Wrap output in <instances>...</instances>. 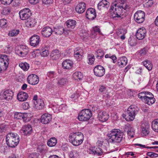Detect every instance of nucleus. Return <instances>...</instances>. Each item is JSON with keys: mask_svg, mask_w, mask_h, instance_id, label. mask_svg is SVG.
<instances>
[{"mask_svg": "<svg viewBox=\"0 0 158 158\" xmlns=\"http://www.w3.org/2000/svg\"><path fill=\"white\" fill-rule=\"evenodd\" d=\"M84 138V135L81 132H73L69 134V140L73 145L78 146L82 143Z\"/></svg>", "mask_w": 158, "mask_h": 158, "instance_id": "obj_1", "label": "nucleus"}, {"mask_svg": "<svg viewBox=\"0 0 158 158\" xmlns=\"http://www.w3.org/2000/svg\"><path fill=\"white\" fill-rule=\"evenodd\" d=\"M110 142L120 143L123 139V134L120 130L114 129L107 135Z\"/></svg>", "mask_w": 158, "mask_h": 158, "instance_id": "obj_2", "label": "nucleus"}, {"mask_svg": "<svg viewBox=\"0 0 158 158\" xmlns=\"http://www.w3.org/2000/svg\"><path fill=\"white\" fill-rule=\"evenodd\" d=\"M6 141L9 147L15 148L19 142V136L16 133H9L6 136Z\"/></svg>", "mask_w": 158, "mask_h": 158, "instance_id": "obj_3", "label": "nucleus"}, {"mask_svg": "<svg viewBox=\"0 0 158 158\" xmlns=\"http://www.w3.org/2000/svg\"><path fill=\"white\" fill-rule=\"evenodd\" d=\"M138 112L137 107L135 106L131 105L127 110V117L126 118V120L128 121L133 120Z\"/></svg>", "mask_w": 158, "mask_h": 158, "instance_id": "obj_4", "label": "nucleus"}, {"mask_svg": "<svg viewBox=\"0 0 158 158\" xmlns=\"http://www.w3.org/2000/svg\"><path fill=\"white\" fill-rule=\"evenodd\" d=\"M92 116L91 111L89 109H85L79 112L78 118L81 121H85L88 120Z\"/></svg>", "mask_w": 158, "mask_h": 158, "instance_id": "obj_5", "label": "nucleus"}, {"mask_svg": "<svg viewBox=\"0 0 158 158\" xmlns=\"http://www.w3.org/2000/svg\"><path fill=\"white\" fill-rule=\"evenodd\" d=\"M9 59L6 55H1L0 56V73L4 72L8 67Z\"/></svg>", "mask_w": 158, "mask_h": 158, "instance_id": "obj_6", "label": "nucleus"}, {"mask_svg": "<svg viewBox=\"0 0 158 158\" xmlns=\"http://www.w3.org/2000/svg\"><path fill=\"white\" fill-rule=\"evenodd\" d=\"M14 96V92L12 90L7 89L2 91L0 93V99L9 101L12 99Z\"/></svg>", "mask_w": 158, "mask_h": 158, "instance_id": "obj_7", "label": "nucleus"}, {"mask_svg": "<svg viewBox=\"0 0 158 158\" xmlns=\"http://www.w3.org/2000/svg\"><path fill=\"white\" fill-rule=\"evenodd\" d=\"M15 52L19 56L24 57L28 53L29 48L25 45H20L16 48Z\"/></svg>", "mask_w": 158, "mask_h": 158, "instance_id": "obj_8", "label": "nucleus"}, {"mask_svg": "<svg viewBox=\"0 0 158 158\" xmlns=\"http://www.w3.org/2000/svg\"><path fill=\"white\" fill-rule=\"evenodd\" d=\"M145 18V13L143 11L141 10L137 11L134 15L135 20L138 23H142L144 20Z\"/></svg>", "mask_w": 158, "mask_h": 158, "instance_id": "obj_9", "label": "nucleus"}, {"mask_svg": "<svg viewBox=\"0 0 158 158\" xmlns=\"http://www.w3.org/2000/svg\"><path fill=\"white\" fill-rule=\"evenodd\" d=\"M117 6H118L120 17L124 15L126 11L129 9V6L127 3H121L116 2Z\"/></svg>", "mask_w": 158, "mask_h": 158, "instance_id": "obj_10", "label": "nucleus"}, {"mask_svg": "<svg viewBox=\"0 0 158 158\" xmlns=\"http://www.w3.org/2000/svg\"><path fill=\"white\" fill-rule=\"evenodd\" d=\"M19 14L20 18L22 20L28 19L31 15L30 10L27 8L20 10Z\"/></svg>", "mask_w": 158, "mask_h": 158, "instance_id": "obj_11", "label": "nucleus"}, {"mask_svg": "<svg viewBox=\"0 0 158 158\" xmlns=\"http://www.w3.org/2000/svg\"><path fill=\"white\" fill-rule=\"evenodd\" d=\"M116 2L112 3L109 10L111 15L113 18L119 17V15L118 14L119 10L118 6H117Z\"/></svg>", "mask_w": 158, "mask_h": 158, "instance_id": "obj_12", "label": "nucleus"}, {"mask_svg": "<svg viewBox=\"0 0 158 158\" xmlns=\"http://www.w3.org/2000/svg\"><path fill=\"white\" fill-rule=\"evenodd\" d=\"M94 75L98 77L103 76L105 73V70L102 66L98 65L94 68Z\"/></svg>", "mask_w": 158, "mask_h": 158, "instance_id": "obj_13", "label": "nucleus"}, {"mask_svg": "<svg viewBox=\"0 0 158 158\" xmlns=\"http://www.w3.org/2000/svg\"><path fill=\"white\" fill-rule=\"evenodd\" d=\"M27 80L28 83L30 84L35 85L39 83V79L38 76L34 74H31L28 76Z\"/></svg>", "mask_w": 158, "mask_h": 158, "instance_id": "obj_14", "label": "nucleus"}, {"mask_svg": "<svg viewBox=\"0 0 158 158\" xmlns=\"http://www.w3.org/2000/svg\"><path fill=\"white\" fill-rule=\"evenodd\" d=\"M52 32V30L50 27L48 26H45L41 29L40 32L43 37L47 38L50 37Z\"/></svg>", "mask_w": 158, "mask_h": 158, "instance_id": "obj_15", "label": "nucleus"}, {"mask_svg": "<svg viewBox=\"0 0 158 158\" xmlns=\"http://www.w3.org/2000/svg\"><path fill=\"white\" fill-rule=\"evenodd\" d=\"M96 16V14L95 9L90 8L87 10L86 16L87 19L92 20L94 19Z\"/></svg>", "mask_w": 158, "mask_h": 158, "instance_id": "obj_16", "label": "nucleus"}, {"mask_svg": "<svg viewBox=\"0 0 158 158\" xmlns=\"http://www.w3.org/2000/svg\"><path fill=\"white\" fill-rule=\"evenodd\" d=\"M40 37L37 35H34L30 38V44L33 47L38 46L40 43Z\"/></svg>", "mask_w": 158, "mask_h": 158, "instance_id": "obj_17", "label": "nucleus"}, {"mask_svg": "<svg viewBox=\"0 0 158 158\" xmlns=\"http://www.w3.org/2000/svg\"><path fill=\"white\" fill-rule=\"evenodd\" d=\"M146 34V29L144 28H140L137 31L136 34V38L139 40L143 39Z\"/></svg>", "mask_w": 158, "mask_h": 158, "instance_id": "obj_18", "label": "nucleus"}, {"mask_svg": "<svg viewBox=\"0 0 158 158\" xmlns=\"http://www.w3.org/2000/svg\"><path fill=\"white\" fill-rule=\"evenodd\" d=\"M125 131H127L129 137L132 138L134 137L135 131L134 128L130 124H127L125 126Z\"/></svg>", "mask_w": 158, "mask_h": 158, "instance_id": "obj_19", "label": "nucleus"}, {"mask_svg": "<svg viewBox=\"0 0 158 158\" xmlns=\"http://www.w3.org/2000/svg\"><path fill=\"white\" fill-rule=\"evenodd\" d=\"M84 53L83 50L79 48L76 49L74 52V56L78 61L81 60Z\"/></svg>", "mask_w": 158, "mask_h": 158, "instance_id": "obj_20", "label": "nucleus"}, {"mask_svg": "<svg viewBox=\"0 0 158 158\" xmlns=\"http://www.w3.org/2000/svg\"><path fill=\"white\" fill-rule=\"evenodd\" d=\"M86 9L85 3L83 2H80L76 6L75 8L76 11L78 13H83Z\"/></svg>", "mask_w": 158, "mask_h": 158, "instance_id": "obj_21", "label": "nucleus"}, {"mask_svg": "<svg viewBox=\"0 0 158 158\" xmlns=\"http://www.w3.org/2000/svg\"><path fill=\"white\" fill-rule=\"evenodd\" d=\"M98 118L101 122H105L109 118V115L106 112L102 111L98 113Z\"/></svg>", "mask_w": 158, "mask_h": 158, "instance_id": "obj_22", "label": "nucleus"}, {"mask_svg": "<svg viewBox=\"0 0 158 158\" xmlns=\"http://www.w3.org/2000/svg\"><path fill=\"white\" fill-rule=\"evenodd\" d=\"M52 116L48 114H43L41 118V122L44 124H48L51 121Z\"/></svg>", "mask_w": 158, "mask_h": 158, "instance_id": "obj_23", "label": "nucleus"}, {"mask_svg": "<svg viewBox=\"0 0 158 158\" xmlns=\"http://www.w3.org/2000/svg\"><path fill=\"white\" fill-rule=\"evenodd\" d=\"M32 130L31 126L29 124L23 126L21 129L22 132L26 135H30L32 133Z\"/></svg>", "mask_w": 158, "mask_h": 158, "instance_id": "obj_24", "label": "nucleus"}, {"mask_svg": "<svg viewBox=\"0 0 158 158\" xmlns=\"http://www.w3.org/2000/svg\"><path fill=\"white\" fill-rule=\"evenodd\" d=\"M28 98V94L23 91L19 92L17 94V98L20 102H23L27 100Z\"/></svg>", "mask_w": 158, "mask_h": 158, "instance_id": "obj_25", "label": "nucleus"}, {"mask_svg": "<svg viewBox=\"0 0 158 158\" xmlns=\"http://www.w3.org/2000/svg\"><path fill=\"white\" fill-rule=\"evenodd\" d=\"M34 108L36 110H40L43 108L44 103L43 101L41 99H38L34 102Z\"/></svg>", "mask_w": 158, "mask_h": 158, "instance_id": "obj_26", "label": "nucleus"}, {"mask_svg": "<svg viewBox=\"0 0 158 158\" xmlns=\"http://www.w3.org/2000/svg\"><path fill=\"white\" fill-rule=\"evenodd\" d=\"M110 5L109 2L106 0H102L98 5V9L100 10H102L103 8H108Z\"/></svg>", "mask_w": 158, "mask_h": 158, "instance_id": "obj_27", "label": "nucleus"}, {"mask_svg": "<svg viewBox=\"0 0 158 158\" xmlns=\"http://www.w3.org/2000/svg\"><path fill=\"white\" fill-rule=\"evenodd\" d=\"M73 62L69 60H66L64 61L62 64V66L64 69H69L72 68L73 66Z\"/></svg>", "mask_w": 158, "mask_h": 158, "instance_id": "obj_28", "label": "nucleus"}, {"mask_svg": "<svg viewBox=\"0 0 158 158\" xmlns=\"http://www.w3.org/2000/svg\"><path fill=\"white\" fill-rule=\"evenodd\" d=\"M127 63V59L125 57H120L118 59L117 61L118 65L122 67L126 65Z\"/></svg>", "mask_w": 158, "mask_h": 158, "instance_id": "obj_29", "label": "nucleus"}, {"mask_svg": "<svg viewBox=\"0 0 158 158\" xmlns=\"http://www.w3.org/2000/svg\"><path fill=\"white\" fill-rule=\"evenodd\" d=\"M127 32V30L125 29H119L117 31V35L122 40H124L125 39V35Z\"/></svg>", "mask_w": 158, "mask_h": 158, "instance_id": "obj_30", "label": "nucleus"}, {"mask_svg": "<svg viewBox=\"0 0 158 158\" xmlns=\"http://www.w3.org/2000/svg\"><path fill=\"white\" fill-rule=\"evenodd\" d=\"M60 52L58 50L53 51L51 53L50 56L53 60H56L59 58L60 56Z\"/></svg>", "mask_w": 158, "mask_h": 158, "instance_id": "obj_31", "label": "nucleus"}, {"mask_svg": "<svg viewBox=\"0 0 158 158\" xmlns=\"http://www.w3.org/2000/svg\"><path fill=\"white\" fill-rule=\"evenodd\" d=\"M66 24L68 28L73 29L75 27L76 22L74 20L69 19L66 22Z\"/></svg>", "mask_w": 158, "mask_h": 158, "instance_id": "obj_32", "label": "nucleus"}, {"mask_svg": "<svg viewBox=\"0 0 158 158\" xmlns=\"http://www.w3.org/2000/svg\"><path fill=\"white\" fill-rule=\"evenodd\" d=\"M143 64L149 71L151 70L152 68V64L151 62L148 60H146L142 62Z\"/></svg>", "mask_w": 158, "mask_h": 158, "instance_id": "obj_33", "label": "nucleus"}, {"mask_svg": "<svg viewBox=\"0 0 158 158\" xmlns=\"http://www.w3.org/2000/svg\"><path fill=\"white\" fill-rule=\"evenodd\" d=\"M36 23L35 20L33 18L29 19L26 23V24L27 27H34Z\"/></svg>", "mask_w": 158, "mask_h": 158, "instance_id": "obj_34", "label": "nucleus"}, {"mask_svg": "<svg viewBox=\"0 0 158 158\" xmlns=\"http://www.w3.org/2000/svg\"><path fill=\"white\" fill-rule=\"evenodd\" d=\"M141 134L142 136H146L148 135L149 133V131L147 126L142 124L141 127Z\"/></svg>", "mask_w": 158, "mask_h": 158, "instance_id": "obj_35", "label": "nucleus"}, {"mask_svg": "<svg viewBox=\"0 0 158 158\" xmlns=\"http://www.w3.org/2000/svg\"><path fill=\"white\" fill-rule=\"evenodd\" d=\"M57 142V139L56 138L52 137L48 141L47 145L50 147H54L56 145Z\"/></svg>", "mask_w": 158, "mask_h": 158, "instance_id": "obj_36", "label": "nucleus"}, {"mask_svg": "<svg viewBox=\"0 0 158 158\" xmlns=\"http://www.w3.org/2000/svg\"><path fill=\"white\" fill-rule=\"evenodd\" d=\"M64 31V28L62 27L55 28L53 32L57 35H60L62 34Z\"/></svg>", "mask_w": 158, "mask_h": 158, "instance_id": "obj_37", "label": "nucleus"}, {"mask_svg": "<svg viewBox=\"0 0 158 158\" xmlns=\"http://www.w3.org/2000/svg\"><path fill=\"white\" fill-rule=\"evenodd\" d=\"M152 127L154 131L158 132V119H155L152 122Z\"/></svg>", "mask_w": 158, "mask_h": 158, "instance_id": "obj_38", "label": "nucleus"}, {"mask_svg": "<svg viewBox=\"0 0 158 158\" xmlns=\"http://www.w3.org/2000/svg\"><path fill=\"white\" fill-rule=\"evenodd\" d=\"M19 33V29H13L10 30L8 33V35L10 37L15 36Z\"/></svg>", "mask_w": 158, "mask_h": 158, "instance_id": "obj_39", "label": "nucleus"}, {"mask_svg": "<svg viewBox=\"0 0 158 158\" xmlns=\"http://www.w3.org/2000/svg\"><path fill=\"white\" fill-rule=\"evenodd\" d=\"M67 82L66 78H62L59 79L57 82V86L59 87H60L64 85Z\"/></svg>", "mask_w": 158, "mask_h": 158, "instance_id": "obj_40", "label": "nucleus"}, {"mask_svg": "<svg viewBox=\"0 0 158 158\" xmlns=\"http://www.w3.org/2000/svg\"><path fill=\"white\" fill-rule=\"evenodd\" d=\"M73 76L75 80H78L79 81L81 80L83 77L82 74L81 72H80L74 73Z\"/></svg>", "mask_w": 158, "mask_h": 158, "instance_id": "obj_41", "label": "nucleus"}, {"mask_svg": "<svg viewBox=\"0 0 158 158\" xmlns=\"http://www.w3.org/2000/svg\"><path fill=\"white\" fill-rule=\"evenodd\" d=\"M19 66L23 70L27 71L29 68V64L26 62H21L19 64Z\"/></svg>", "mask_w": 158, "mask_h": 158, "instance_id": "obj_42", "label": "nucleus"}, {"mask_svg": "<svg viewBox=\"0 0 158 158\" xmlns=\"http://www.w3.org/2000/svg\"><path fill=\"white\" fill-rule=\"evenodd\" d=\"M96 53L97 54L96 57L98 59H101L104 56V52L101 49L98 50Z\"/></svg>", "mask_w": 158, "mask_h": 158, "instance_id": "obj_43", "label": "nucleus"}, {"mask_svg": "<svg viewBox=\"0 0 158 158\" xmlns=\"http://www.w3.org/2000/svg\"><path fill=\"white\" fill-rule=\"evenodd\" d=\"M148 52V50L147 49L144 48L138 52V55L140 56H143L145 55Z\"/></svg>", "mask_w": 158, "mask_h": 158, "instance_id": "obj_44", "label": "nucleus"}, {"mask_svg": "<svg viewBox=\"0 0 158 158\" xmlns=\"http://www.w3.org/2000/svg\"><path fill=\"white\" fill-rule=\"evenodd\" d=\"M89 62L88 63L89 64H94L95 60L94 56L93 54H89L88 56Z\"/></svg>", "mask_w": 158, "mask_h": 158, "instance_id": "obj_45", "label": "nucleus"}, {"mask_svg": "<svg viewBox=\"0 0 158 158\" xmlns=\"http://www.w3.org/2000/svg\"><path fill=\"white\" fill-rule=\"evenodd\" d=\"M147 91L139 93L138 94V97L141 99L143 102L144 100H145Z\"/></svg>", "mask_w": 158, "mask_h": 158, "instance_id": "obj_46", "label": "nucleus"}, {"mask_svg": "<svg viewBox=\"0 0 158 158\" xmlns=\"http://www.w3.org/2000/svg\"><path fill=\"white\" fill-rule=\"evenodd\" d=\"M40 54L42 56L46 57L48 55L49 52L47 49L44 48L41 49Z\"/></svg>", "mask_w": 158, "mask_h": 158, "instance_id": "obj_47", "label": "nucleus"}, {"mask_svg": "<svg viewBox=\"0 0 158 158\" xmlns=\"http://www.w3.org/2000/svg\"><path fill=\"white\" fill-rule=\"evenodd\" d=\"M146 93L147 94H146V98H145V99H147L148 98H150V101H151V102H153V100H154V99L153 95L152 93L149 92L147 91Z\"/></svg>", "mask_w": 158, "mask_h": 158, "instance_id": "obj_48", "label": "nucleus"}, {"mask_svg": "<svg viewBox=\"0 0 158 158\" xmlns=\"http://www.w3.org/2000/svg\"><path fill=\"white\" fill-rule=\"evenodd\" d=\"M29 114L27 113H23L22 116V119L23 120L24 122H28L30 120V118L28 117Z\"/></svg>", "mask_w": 158, "mask_h": 158, "instance_id": "obj_49", "label": "nucleus"}, {"mask_svg": "<svg viewBox=\"0 0 158 158\" xmlns=\"http://www.w3.org/2000/svg\"><path fill=\"white\" fill-rule=\"evenodd\" d=\"M100 30L99 28L98 27H93V30L91 31V34L92 35H97V33H100Z\"/></svg>", "mask_w": 158, "mask_h": 158, "instance_id": "obj_50", "label": "nucleus"}, {"mask_svg": "<svg viewBox=\"0 0 158 158\" xmlns=\"http://www.w3.org/2000/svg\"><path fill=\"white\" fill-rule=\"evenodd\" d=\"M23 113L19 112H15L14 115V118L17 119H22Z\"/></svg>", "mask_w": 158, "mask_h": 158, "instance_id": "obj_51", "label": "nucleus"}, {"mask_svg": "<svg viewBox=\"0 0 158 158\" xmlns=\"http://www.w3.org/2000/svg\"><path fill=\"white\" fill-rule=\"evenodd\" d=\"M95 153L97 154L98 156L102 155L103 151L102 149L99 147L97 148L94 151Z\"/></svg>", "mask_w": 158, "mask_h": 158, "instance_id": "obj_52", "label": "nucleus"}, {"mask_svg": "<svg viewBox=\"0 0 158 158\" xmlns=\"http://www.w3.org/2000/svg\"><path fill=\"white\" fill-rule=\"evenodd\" d=\"M153 3L154 2L153 0H148L147 2L145 3L144 6L146 8H149L151 6Z\"/></svg>", "mask_w": 158, "mask_h": 158, "instance_id": "obj_53", "label": "nucleus"}, {"mask_svg": "<svg viewBox=\"0 0 158 158\" xmlns=\"http://www.w3.org/2000/svg\"><path fill=\"white\" fill-rule=\"evenodd\" d=\"M8 126L4 124H2L0 125V132L1 133L5 132L8 128Z\"/></svg>", "mask_w": 158, "mask_h": 158, "instance_id": "obj_54", "label": "nucleus"}, {"mask_svg": "<svg viewBox=\"0 0 158 158\" xmlns=\"http://www.w3.org/2000/svg\"><path fill=\"white\" fill-rule=\"evenodd\" d=\"M7 23V20L4 19H1L0 20V26L2 27L6 26Z\"/></svg>", "mask_w": 158, "mask_h": 158, "instance_id": "obj_55", "label": "nucleus"}, {"mask_svg": "<svg viewBox=\"0 0 158 158\" xmlns=\"http://www.w3.org/2000/svg\"><path fill=\"white\" fill-rule=\"evenodd\" d=\"M42 4L44 5H48L52 4L53 0H42Z\"/></svg>", "mask_w": 158, "mask_h": 158, "instance_id": "obj_56", "label": "nucleus"}, {"mask_svg": "<svg viewBox=\"0 0 158 158\" xmlns=\"http://www.w3.org/2000/svg\"><path fill=\"white\" fill-rule=\"evenodd\" d=\"M147 155L152 158L158 157V154L154 152H147Z\"/></svg>", "mask_w": 158, "mask_h": 158, "instance_id": "obj_57", "label": "nucleus"}, {"mask_svg": "<svg viewBox=\"0 0 158 158\" xmlns=\"http://www.w3.org/2000/svg\"><path fill=\"white\" fill-rule=\"evenodd\" d=\"M150 98H148L147 99H145V100H144V102L146 104H147L148 105H150L153 104L155 101V99L154 98V100H153V101L152 102H151L150 101Z\"/></svg>", "mask_w": 158, "mask_h": 158, "instance_id": "obj_58", "label": "nucleus"}, {"mask_svg": "<svg viewBox=\"0 0 158 158\" xmlns=\"http://www.w3.org/2000/svg\"><path fill=\"white\" fill-rule=\"evenodd\" d=\"M22 108L24 110H27L30 107L29 103L28 102L23 103L22 105Z\"/></svg>", "mask_w": 158, "mask_h": 158, "instance_id": "obj_59", "label": "nucleus"}, {"mask_svg": "<svg viewBox=\"0 0 158 158\" xmlns=\"http://www.w3.org/2000/svg\"><path fill=\"white\" fill-rule=\"evenodd\" d=\"M13 0H2V3L4 5H8L11 3Z\"/></svg>", "mask_w": 158, "mask_h": 158, "instance_id": "obj_60", "label": "nucleus"}, {"mask_svg": "<svg viewBox=\"0 0 158 158\" xmlns=\"http://www.w3.org/2000/svg\"><path fill=\"white\" fill-rule=\"evenodd\" d=\"M47 75L48 77L52 78L54 77L55 74L54 72L50 71L47 73Z\"/></svg>", "mask_w": 158, "mask_h": 158, "instance_id": "obj_61", "label": "nucleus"}, {"mask_svg": "<svg viewBox=\"0 0 158 158\" xmlns=\"http://www.w3.org/2000/svg\"><path fill=\"white\" fill-rule=\"evenodd\" d=\"M129 44L131 46H134L136 45V43L135 41V40L134 39H130L128 41Z\"/></svg>", "mask_w": 158, "mask_h": 158, "instance_id": "obj_62", "label": "nucleus"}, {"mask_svg": "<svg viewBox=\"0 0 158 158\" xmlns=\"http://www.w3.org/2000/svg\"><path fill=\"white\" fill-rule=\"evenodd\" d=\"M109 58L112 60L113 63H115L117 61V57L114 55L112 56L110 55V56Z\"/></svg>", "mask_w": 158, "mask_h": 158, "instance_id": "obj_63", "label": "nucleus"}, {"mask_svg": "<svg viewBox=\"0 0 158 158\" xmlns=\"http://www.w3.org/2000/svg\"><path fill=\"white\" fill-rule=\"evenodd\" d=\"M106 89V87L103 85H101L100 86L99 89V91L101 92H102L105 91Z\"/></svg>", "mask_w": 158, "mask_h": 158, "instance_id": "obj_64", "label": "nucleus"}]
</instances>
